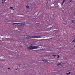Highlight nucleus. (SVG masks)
Here are the masks:
<instances>
[{
  "mask_svg": "<svg viewBox=\"0 0 75 75\" xmlns=\"http://www.w3.org/2000/svg\"><path fill=\"white\" fill-rule=\"evenodd\" d=\"M53 57H55V55H53Z\"/></svg>",
  "mask_w": 75,
  "mask_h": 75,
  "instance_id": "4468645a",
  "label": "nucleus"
},
{
  "mask_svg": "<svg viewBox=\"0 0 75 75\" xmlns=\"http://www.w3.org/2000/svg\"><path fill=\"white\" fill-rule=\"evenodd\" d=\"M12 24H20V23H12Z\"/></svg>",
  "mask_w": 75,
  "mask_h": 75,
  "instance_id": "7ed1b4c3",
  "label": "nucleus"
},
{
  "mask_svg": "<svg viewBox=\"0 0 75 75\" xmlns=\"http://www.w3.org/2000/svg\"><path fill=\"white\" fill-rule=\"evenodd\" d=\"M12 8L13 9V10H14V9H13V7H10V9H12Z\"/></svg>",
  "mask_w": 75,
  "mask_h": 75,
  "instance_id": "9b49d317",
  "label": "nucleus"
},
{
  "mask_svg": "<svg viewBox=\"0 0 75 75\" xmlns=\"http://www.w3.org/2000/svg\"><path fill=\"white\" fill-rule=\"evenodd\" d=\"M58 55V56H57L58 58H59V56L58 55Z\"/></svg>",
  "mask_w": 75,
  "mask_h": 75,
  "instance_id": "f8f14e48",
  "label": "nucleus"
},
{
  "mask_svg": "<svg viewBox=\"0 0 75 75\" xmlns=\"http://www.w3.org/2000/svg\"><path fill=\"white\" fill-rule=\"evenodd\" d=\"M61 65V63H59L58 64H57V66H58L59 65Z\"/></svg>",
  "mask_w": 75,
  "mask_h": 75,
  "instance_id": "423d86ee",
  "label": "nucleus"
},
{
  "mask_svg": "<svg viewBox=\"0 0 75 75\" xmlns=\"http://www.w3.org/2000/svg\"><path fill=\"white\" fill-rule=\"evenodd\" d=\"M33 18H35V16H34V17H33Z\"/></svg>",
  "mask_w": 75,
  "mask_h": 75,
  "instance_id": "2eb2a0df",
  "label": "nucleus"
},
{
  "mask_svg": "<svg viewBox=\"0 0 75 75\" xmlns=\"http://www.w3.org/2000/svg\"><path fill=\"white\" fill-rule=\"evenodd\" d=\"M71 72H69V73H67V75H69V74H71Z\"/></svg>",
  "mask_w": 75,
  "mask_h": 75,
  "instance_id": "0eeeda50",
  "label": "nucleus"
},
{
  "mask_svg": "<svg viewBox=\"0 0 75 75\" xmlns=\"http://www.w3.org/2000/svg\"><path fill=\"white\" fill-rule=\"evenodd\" d=\"M74 20H72L71 21V23H74Z\"/></svg>",
  "mask_w": 75,
  "mask_h": 75,
  "instance_id": "1a4fd4ad",
  "label": "nucleus"
},
{
  "mask_svg": "<svg viewBox=\"0 0 75 75\" xmlns=\"http://www.w3.org/2000/svg\"><path fill=\"white\" fill-rule=\"evenodd\" d=\"M26 7V8H29V6H27Z\"/></svg>",
  "mask_w": 75,
  "mask_h": 75,
  "instance_id": "6e6552de",
  "label": "nucleus"
},
{
  "mask_svg": "<svg viewBox=\"0 0 75 75\" xmlns=\"http://www.w3.org/2000/svg\"><path fill=\"white\" fill-rule=\"evenodd\" d=\"M27 37V35H25L24 36V37Z\"/></svg>",
  "mask_w": 75,
  "mask_h": 75,
  "instance_id": "ddd939ff",
  "label": "nucleus"
},
{
  "mask_svg": "<svg viewBox=\"0 0 75 75\" xmlns=\"http://www.w3.org/2000/svg\"><path fill=\"white\" fill-rule=\"evenodd\" d=\"M74 47H75V45L74 46Z\"/></svg>",
  "mask_w": 75,
  "mask_h": 75,
  "instance_id": "f3484780",
  "label": "nucleus"
},
{
  "mask_svg": "<svg viewBox=\"0 0 75 75\" xmlns=\"http://www.w3.org/2000/svg\"><path fill=\"white\" fill-rule=\"evenodd\" d=\"M6 1V0H3L2 1V3H5V1Z\"/></svg>",
  "mask_w": 75,
  "mask_h": 75,
  "instance_id": "39448f33",
  "label": "nucleus"
},
{
  "mask_svg": "<svg viewBox=\"0 0 75 75\" xmlns=\"http://www.w3.org/2000/svg\"><path fill=\"white\" fill-rule=\"evenodd\" d=\"M16 70H17V69H16Z\"/></svg>",
  "mask_w": 75,
  "mask_h": 75,
  "instance_id": "a211bd4d",
  "label": "nucleus"
},
{
  "mask_svg": "<svg viewBox=\"0 0 75 75\" xmlns=\"http://www.w3.org/2000/svg\"><path fill=\"white\" fill-rule=\"evenodd\" d=\"M65 0H64L63 2L61 4V5H63V4H64V3H65Z\"/></svg>",
  "mask_w": 75,
  "mask_h": 75,
  "instance_id": "20e7f679",
  "label": "nucleus"
},
{
  "mask_svg": "<svg viewBox=\"0 0 75 75\" xmlns=\"http://www.w3.org/2000/svg\"><path fill=\"white\" fill-rule=\"evenodd\" d=\"M44 38L45 37H49L48 36H43V35H42V36H33L32 37H30V38Z\"/></svg>",
  "mask_w": 75,
  "mask_h": 75,
  "instance_id": "f03ea898",
  "label": "nucleus"
},
{
  "mask_svg": "<svg viewBox=\"0 0 75 75\" xmlns=\"http://www.w3.org/2000/svg\"><path fill=\"white\" fill-rule=\"evenodd\" d=\"M75 41V39H74V40H73L72 42H74Z\"/></svg>",
  "mask_w": 75,
  "mask_h": 75,
  "instance_id": "9d476101",
  "label": "nucleus"
},
{
  "mask_svg": "<svg viewBox=\"0 0 75 75\" xmlns=\"http://www.w3.org/2000/svg\"><path fill=\"white\" fill-rule=\"evenodd\" d=\"M39 48V47L38 46L30 45L29 47H28V49L29 50H31V49L33 50V49H37Z\"/></svg>",
  "mask_w": 75,
  "mask_h": 75,
  "instance_id": "f257e3e1",
  "label": "nucleus"
},
{
  "mask_svg": "<svg viewBox=\"0 0 75 75\" xmlns=\"http://www.w3.org/2000/svg\"><path fill=\"white\" fill-rule=\"evenodd\" d=\"M8 69H10V68H8Z\"/></svg>",
  "mask_w": 75,
  "mask_h": 75,
  "instance_id": "dca6fc26",
  "label": "nucleus"
}]
</instances>
